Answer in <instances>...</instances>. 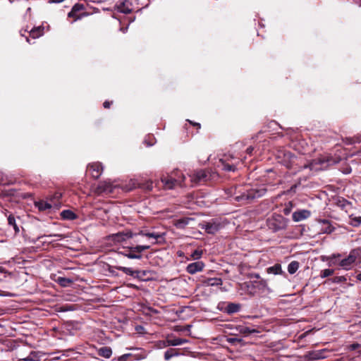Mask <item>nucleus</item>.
<instances>
[{"label":"nucleus","mask_w":361,"mask_h":361,"mask_svg":"<svg viewBox=\"0 0 361 361\" xmlns=\"http://www.w3.org/2000/svg\"><path fill=\"white\" fill-rule=\"evenodd\" d=\"M267 189L261 185L255 188L235 186L226 190L228 195L240 204H246L252 202L255 199L259 198L265 195Z\"/></svg>","instance_id":"1"},{"label":"nucleus","mask_w":361,"mask_h":361,"mask_svg":"<svg viewBox=\"0 0 361 361\" xmlns=\"http://www.w3.org/2000/svg\"><path fill=\"white\" fill-rule=\"evenodd\" d=\"M137 235L146 236L149 238H152L154 241L152 244H154L159 238H162L163 235L159 233L154 232H146L145 231H140L138 233H133L130 231H125L122 232H118L111 235V238L114 242L121 243L130 238H133Z\"/></svg>","instance_id":"2"},{"label":"nucleus","mask_w":361,"mask_h":361,"mask_svg":"<svg viewBox=\"0 0 361 361\" xmlns=\"http://www.w3.org/2000/svg\"><path fill=\"white\" fill-rule=\"evenodd\" d=\"M341 159L342 158L340 156L324 154L313 159L308 166L311 170H324L331 165L339 163Z\"/></svg>","instance_id":"3"},{"label":"nucleus","mask_w":361,"mask_h":361,"mask_svg":"<svg viewBox=\"0 0 361 361\" xmlns=\"http://www.w3.org/2000/svg\"><path fill=\"white\" fill-rule=\"evenodd\" d=\"M360 261L361 256L360 251L354 249L350 252L346 257L339 261L338 265L345 270H350L355 264L360 262Z\"/></svg>","instance_id":"4"},{"label":"nucleus","mask_w":361,"mask_h":361,"mask_svg":"<svg viewBox=\"0 0 361 361\" xmlns=\"http://www.w3.org/2000/svg\"><path fill=\"white\" fill-rule=\"evenodd\" d=\"M288 220L281 214H273L267 219V226L273 232H277L287 227Z\"/></svg>","instance_id":"5"},{"label":"nucleus","mask_w":361,"mask_h":361,"mask_svg":"<svg viewBox=\"0 0 361 361\" xmlns=\"http://www.w3.org/2000/svg\"><path fill=\"white\" fill-rule=\"evenodd\" d=\"M176 177H173L172 176H163L161 178V183H163V185L165 189H173L176 185H181L182 183L185 180V176L182 173L180 174V176H178V173L180 172L178 171H176Z\"/></svg>","instance_id":"6"},{"label":"nucleus","mask_w":361,"mask_h":361,"mask_svg":"<svg viewBox=\"0 0 361 361\" xmlns=\"http://www.w3.org/2000/svg\"><path fill=\"white\" fill-rule=\"evenodd\" d=\"M149 248H150L149 245H136V246L130 247H129L128 250H125L123 252H121V253L129 259H140L142 258L141 253L145 250H149Z\"/></svg>","instance_id":"7"},{"label":"nucleus","mask_w":361,"mask_h":361,"mask_svg":"<svg viewBox=\"0 0 361 361\" xmlns=\"http://www.w3.org/2000/svg\"><path fill=\"white\" fill-rule=\"evenodd\" d=\"M116 185H114L110 180H104L99 182L97 187V193H106L110 194L114 192Z\"/></svg>","instance_id":"8"},{"label":"nucleus","mask_w":361,"mask_h":361,"mask_svg":"<svg viewBox=\"0 0 361 361\" xmlns=\"http://www.w3.org/2000/svg\"><path fill=\"white\" fill-rule=\"evenodd\" d=\"M87 171L93 178L97 179L102 175L103 171V166L102 164L99 162L90 164L87 166Z\"/></svg>","instance_id":"9"},{"label":"nucleus","mask_w":361,"mask_h":361,"mask_svg":"<svg viewBox=\"0 0 361 361\" xmlns=\"http://www.w3.org/2000/svg\"><path fill=\"white\" fill-rule=\"evenodd\" d=\"M190 178L191 181L195 183L205 182L209 179V173L205 170H197L190 175Z\"/></svg>","instance_id":"10"},{"label":"nucleus","mask_w":361,"mask_h":361,"mask_svg":"<svg viewBox=\"0 0 361 361\" xmlns=\"http://www.w3.org/2000/svg\"><path fill=\"white\" fill-rule=\"evenodd\" d=\"M221 224L216 221L212 220L202 225V228L209 234H214L221 228Z\"/></svg>","instance_id":"11"},{"label":"nucleus","mask_w":361,"mask_h":361,"mask_svg":"<svg viewBox=\"0 0 361 361\" xmlns=\"http://www.w3.org/2000/svg\"><path fill=\"white\" fill-rule=\"evenodd\" d=\"M311 216V212L307 209H298L295 211L292 214L293 220L299 222L308 219Z\"/></svg>","instance_id":"12"},{"label":"nucleus","mask_w":361,"mask_h":361,"mask_svg":"<svg viewBox=\"0 0 361 361\" xmlns=\"http://www.w3.org/2000/svg\"><path fill=\"white\" fill-rule=\"evenodd\" d=\"M204 267V264L201 261H197L195 262H192L189 264L186 267V271L188 273L190 274H195L198 271H201Z\"/></svg>","instance_id":"13"},{"label":"nucleus","mask_w":361,"mask_h":361,"mask_svg":"<svg viewBox=\"0 0 361 361\" xmlns=\"http://www.w3.org/2000/svg\"><path fill=\"white\" fill-rule=\"evenodd\" d=\"M164 346H177L188 343V340L180 338H167L164 342Z\"/></svg>","instance_id":"14"},{"label":"nucleus","mask_w":361,"mask_h":361,"mask_svg":"<svg viewBox=\"0 0 361 361\" xmlns=\"http://www.w3.org/2000/svg\"><path fill=\"white\" fill-rule=\"evenodd\" d=\"M220 167L226 171H235L236 169L235 163H229L226 160L220 159Z\"/></svg>","instance_id":"15"},{"label":"nucleus","mask_w":361,"mask_h":361,"mask_svg":"<svg viewBox=\"0 0 361 361\" xmlns=\"http://www.w3.org/2000/svg\"><path fill=\"white\" fill-rule=\"evenodd\" d=\"M240 310V304L230 302L226 307V312L231 314L239 312Z\"/></svg>","instance_id":"16"},{"label":"nucleus","mask_w":361,"mask_h":361,"mask_svg":"<svg viewBox=\"0 0 361 361\" xmlns=\"http://www.w3.org/2000/svg\"><path fill=\"white\" fill-rule=\"evenodd\" d=\"M30 36L33 39H36L42 36L44 33V27L42 26H39L37 27H33L30 32Z\"/></svg>","instance_id":"17"},{"label":"nucleus","mask_w":361,"mask_h":361,"mask_svg":"<svg viewBox=\"0 0 361 361\" xmlns=\"http://www.w3.org/2000/svg\"><path fill=\"white\" fill-rule=\"evenodd\" d=\"M116 269L121 270L126 274L133 276V277H138V274L140 273L139 271L133 270L131 268H129V267H116Z\"/></svg>","instance_id":"18"},{"label":"nucleus","mask_w":361,"mask_h":361,"mask_svg":"<svg viewBox=\"0 0 361 361\" xmlns=\"http://www.w3.org/2000/svg\"><path fill=\"white\" fill-rule=\"evenodd\" d=\"M98 355L105 358H109L112 355V350L110 347H102L98 350Z\"/></svg>","instance_id":"19"},{"label":"nucleus","mask_w":361,"mask_h":361,"mask_svg":"<svg viewBox=\"0 0 361 361\" xmlns=\"http://www.w3.org/2000/svg\"><path fill=\"white\" fill-rule=\"evenodd\" d=\"M61 218L66 220H73L77 218L76 214L69 209H66L61 213Z\"/></svg>","instance_id":"20"},{"label":"nucleus","mask_w":361,"mask_h":361,"mask_svg":"<svg viewBox=\"0 0 361 361\" xmlns=\"http://www.w3.org/2000/svg\"><path fill=\"white\" fill-rule=\"evenodd\" d=\"M118 10L121 13H129L131 12L132 8L129 6V1H125L118 6Z\"/></svg>","instance_id":"21"},{"label":"nucleus","mask_w":361,"mask_h":361,"mask_svg":"<svg viewBox=\"0 0 361 361\" xmlns=\"http://www.w3.org/2000/svg\"><path fill=\"white\" fill-rule=\"evenodd\" d=\"M35 206L39 210V211H46L47 209H49L51 208V204L44 202V201H38L35 202Z\"/></svg>","instance_id":"22"},{"label":"nucleus","mask_w":361,"mask_h":361,"mask_svg":"<svg viewBox=\"0 0 361 361\" xmlns=\"http://www.w3.org/2000/svg\"><path fill=\"white\" fill-rule=\"evenodd\" d=\"M56 282L62 287H68L73 283V280L68 278L59 276L56 279Z\"/></svg>","instance_id":"23"},{"label":"nucleus","mask_w":361,"mask_h":361,"mask_svg":"<svg viewBox=\"0 0 361 361\" xmlns=\"http://www.w3.org/2000/svg\"><path fill=\"white\" fill-rule=\"evenodd\" d=\"M306 357L308 360H319L323 358V356L322 355L321 353L317 352V351H312L309 352L306 355Z\"/></svg>","instance_id":"24"},{"label":"nucleus","mask_w":361,"mask_h":361,"mask_svg":"<svg viewBox=\"0 0 361 361\" xmlns=\"http://www.w3.org/2000/svg\"><path fill=\"white\" fill-rule=\"evenodd\" d=\"M191 220V219L189 218H183L180 219H178L175 223V226L178 228H184L187 225H188L189 221Z\"/></svg>","instance_id":"25"},{"label":"nucleus","mask_w":361,"mask_h":361,"mask_svg":"<svg viewBox=\"0 0 361 361\" xmlns=\"http://www.w3.org/2000/svg\"><path fill=\"white\" fill-rule=\"evenodd\" d=\"M322 223L325 226L321 231L324 233H331L334 231L333 227L329 222L328 220H322Z\"/></svg>","instance_id":"26"},{"label":"nucleus","mask_w":361,"mask_h":361,"mask_svg":"<svg viewBox=\"0 0 361 361\" xmlns=\"http://www.w3.org/2000/svg\"><path fill=\"white\" fill-rule=\"evenodd\" d=\"M299 269V262L297 261L291 262L288 266V271L290 274H295Z\"/></svg>","instance_id":"27"},{"label":"nucleus","mask_w":361,"mask_h":361,"mask_svg":"<svg viewBox=\"0 0 361 361\" xmlns=\"http://www.w3.org/2000/svg\"><path fill=\"white\" fill-rule=\"evenodd\" d=\"M206 283L209 286H219L222 285V280L220 278H211L208 279Z\"/></svg>","instance_id":"28"},{"label":"nucleus","mask_w":361,"mask_h":361,"mask_svg":"<svg viewBox=\"0 0 361 361\" xmlns=\"http://www.w3.org/2000/svg\"><path fill=\"white\" fill-rule=\"evenodd\" d=\"M269 274H279L281 272V266L279 264H274L267 269Z\"/></svg>","instance_id":"29"},{"label":"nucleus","mask_w":361,"mask_h":361,"mask_svg":"<svg viewBox=\"0 0 361 361\" xmlns=\"http://www.w3.org/2000/svg\"><path fill=\"white\" fill-rule=\"evenodd\" d=\"M238 330H239L240 333H241L244 335H249L252 333L257 332V331L255 329H252L245 326H239Z\"/></svg>","instance_id":"30"},{"label":"nucleus","mask_w":361,"mask_h":361,"mask_svg":"<svg viewBox=\"0 0 361 361\" xmlns=\"http://www.w3.org/2000/svg\"><path fill=\"white\" fill-rule=\"evenodd\" d=\"M8 223L10 226H12L14 231H15V233H18L19 232V228L18 226H17L16 223V219H15V217L13 216V215H9L8 216Z\"/></svg>","instance_id":"31"},{"label":"nucleus","mask_w":361,"mask_h":361,"mask_svg":"<svg viewBox=\"0 0 361 361\" xmlns=\"http://www.w3.org/2000/svg\"><path fill=\"white\" fill-rule=\"evenodd\" d=\"M178 354L177 353L175 352V350L173 349V348H171L168 350H166L164 353V359L166 360H170L172 357L173 356H176L178 355Z\"/></svg>","instance_id":"32"},{"label":"nucleus","mask_w":361,"mask_h":361,"mask_svg":"<svg viewBox=\"0 0 361 361\" xmlns=\"http://www.w3.org/2000/svg\"><path fill=\"white\" fill-rule=\"evenodd\" d=\"M350 224L353 226H359L361 224V216L350 217Z\"/></svg>","instance_id":"33"},{"label":"nucleus","mask_w":361,"mask_h":361,"mask_svg":"<svg viewBox=\"0 0 361 361\" xmlns=\"http://www.w3.org/2000/svg\"><path fill=\"white\" fill-rule=\"evenodd\" d=\"M334 273V269H324V270H322L321 271L320 277L322 278V279H324L326 277H328L329 276L333 275Z\"/></svg>","instance_id":"34"},{"label":"nucleus","mask_w":361,"mask_h":361,"mask_svg":"<svg viewBox=\"0 0 361 361\" xmlns=\"http://www.w3.org/2000/svg\"><path fill=\"white\" fill-rule=\"evenodd\" d=\"M82 8V5H79V4H76L75 5L72 10L68 13V16L69 18L71 17H75V13L78 11H80L81 8Z\"/></svg>","instance_id":"35"},{"label":"nucleus","mask_w":361,"mask_h":361,"mask_svg":"<svg viewBox=\"0 0 361 361\" xmlns=\"http://www.w3.org/2000/svg\"><path fill=\"white\" fill-rule=\"evenodd\" d=\"M347 279L345 276H335L333 279H331L332 283H341L343 282L346 281Z\"/></svg>","instance_id":"36"},{"label":"nucleus","mask_w":361,"mask_h":361,"mask_svg":"<svg viewBox=\"0 0 361 361\" xmlns=\"http://www.w3.org/2000/svg\"><path fill=\"white\" fill-rule=\"evenodd\" d=\"M334 257H342V255L337 253V254H332L331 255H329V256L323 255V256H321V259L323 262H329L330 259H333Z\"/></svg>","instance_id":"37"},{"label":"nucleus","mask_w":361,"mask_h":361,"mask_svg":"<svg viewBox=\"0 0 361 361\" xmlns=\"http://www.w3.org/2000/svg\"><path fill=\"white\" fill-rule=\"evenodd\" d=\"M341 257H334L333 259H330L328 265L329 267L334 266V265H338V262L341 260Z\"/></svg>","instance_id":"38"},{"label":"nucleus","mask_w":361,"mask_h":361,"mask_svg":"<svg viewBox=\"0 0 361 361\" xmlns=\"http://www.w3.org/2000/svg\"><path fill=\"white\" fill-rule=\"evenodd\" d=\"M202 251H199L197 250H195L192 254V257L194 259H198L201 257L202 256Z\"/></svg>","instance_id":"39"},{"label":"nucleus","mask_w":361,"mask_h":361,"mask_svg":"<svg viewBox=\"0 0 361 361\" xmlns=\"http://www.w3.org/2000/svg\"><path fill=\"white\" fill-rule=\"evenodd\" d=\"M259 286L262 288H266L268 290H269L268 286H267V281L264 279H262L260 280L259 282Z\"/></svg>","instance_id":"40"},{"label":"nucleus","mask_w":361,"mask_h":361,"mask_svg":"<svg viewBox=\"0 0 361 361\" xmlns=\"http://www.w3.org/2000/svg\"><path fill=\"white\" fill-rule=\"evenodd\" d=\"M61 312L72 311V310H74V308H73L72 306H71V305H65V306L61 307Z\"/></svg>","instance_id":"41"},{"label":"nucleus","mask_w":361,"mask_h":361,"mask_svg":"<svg viewBox=\"0 0 361 361\" xmlns=\"http://www.w3.org/2000/svg\"><path fill=\"white\" fill-rule=\"evenodd\" d=\"M143 188H145V189L148 190H151L153 188V183L152 181H147L146 183H145V185L143 186Z\"/></svg>","instance_id":"42"},{"label":"nucleus","mask_w":361,"mask_h":361,"mask_svg":"<svg viewBox=\"0 0 361 361\" xmlns=\"http://www.w3.org/2000/svg\"><path fill=\"white\" fill-rule=\"evenodd\" d=\"M360 344L357 343H353L350 345V349L352 350H356L358 348L360 347Z\"/></svg>","instance_id":"43"},{"label":"nucleus","mask_w":361,"mask_h":361,"mask_svg":"<svg viewBox=\"0 0 361 361\" xmlns=\"http://www.w3.org/2000/svg\"><path fill=\"white\" fill-rule=\"evenodd\" d=\"M25 361H37L33 357L32 354L31 353L29 356H27L26 358L24 359Z\"/></svg>","instance_id":"44"},{"label":"nucleus","mask_w":361,"mask_h":361,"mask_svg":"<svg viewBox=\"0 0 361 361\" xmlns=\"http://www.w3.org/2000/svg\"><path fill=\"white\" fill-rule=\"evenodd\" d=\"M111 102H109V101H106L104 102L103 104V106L104 108H109L110 107V105H111Z\"/></svg>","instance_id":"45"},{"label":"nucleus","mask_w":361,"mask_h":361,"mask_svg":"<svg viewBox=\"0 0 361 361\" xmlns=\"http://www.w3.org/2000/svg\"><path fill=\"white\" fill-rule=\"evenodd\" d=\"M130 182H132V186L128 190H132L133 188H135L137 187V183H135V180H131Z\"/></svg>","instance_id":"46"},{"label":"nucleus","mask_w":361,"mask_h":361,"mask_svg":"<svg viewBox=\"0 0 361 361\" xmlns=\"http://www.w3.org/2000/svg\"><path fill=\"white\" fill-rule=\"evenodd\" d=\"M187 121H188L190 123L192 124L193 126H197L198 128H200V124L199 123H194L190 120H187Z\"/></svg>","instance_id":"47"},{"label":"nucleus","mask_w":361,"mask_h":361,"mask_svg":"<svg viewBox=\"0 0 361 361\" xmlns=\"http://www.w3.org/2000/svg\"><path fill=\"white\" fill-rule=\"evenodd\" d=\"M254 148L252 147H249L247 149H246V152L248 154H251L252 151H253Z\"/></svg>","instance_id":"48"},{"label":"nucleus","mask_w":361,"mask_h":361,"mask_svg":"<svg viewBox=\"0 0 361 361\" xmlns=\"http://www.w3.org/2000/svg\"><path fill=\"white\" fill-rule=\"evenodd\" d=\"M64 0H49V1L51 3H61Z\"/></svg>","instance_id":"49"},{"label":"nucleus","mask_w":361,"mask_h":361,"mask_svg":"<svg viewBox=\"0 0 361 361\" xmlns=\"http://www.w3.org/2000/svg\"><path fill=\"white\" fill-rule=\"evenodd\" d=\"M353 1L355 4L358 5L359 6H361V0H353Z\"/></svg>","instance_id":"50"},{"label":"nucleus","mask_w":361,"mask_h":361,"mask_svg":"<svg viewBox=\"0 0 361 361\" xmlns=\"http://www.w3.org/2000/svg\"><path fill=\"white\" fill-rule=\"evenodd\" d=\"M47 237H52V236H54V237H59V238H61V235L60 234H52V235H47Z\"/></svg>","instance_id":"51"},{"label":"nucleus","mask_w":361,"mask_h":361,"mask_svg":"<svg viewBox=\"0 0 361 361\" xmlns=\"http://www.w3.org/2000/svg\"><path fill=\"white\" fill-rule=\"evenodd\" d=\"M6 272H7V271L6 270L5 268L0 267V273H6Z\"/></svg>","instance_id":"52"},{"label":"nucleus","mask_w":361,"mask_h":361,"mask_svg":"<svg viewBox=\"0 0 361 361\" xmlns=\"http://www.w3.org/2000/svg\"><path fill=\"white\" fill-rule=\"evenodd\" d=\"M356 278L357 280L361 281V272H360L357 276Z\"/></svg>","instance_id":"53"},{"label":"nucleus","mask_w":361,"mask_h":361,"mask_svg":"<svg viewBox=\"0 0 361 361\" xmlns=\"http://www.w3.org/2000/svg\"><path fill=\"white\" fill-rule=\"evenodd\" d=\"M128 30V27H125V28H121V30L123 32H126Z\"/></svg>","instance_id":"54"},{"label":"nucleus","mask_w":361,"mask_h":361,"mask_svg":"<svg viewBox=\"0 0 361 361\" xmlns=\"http://www.w3.org/2000/svg\"><path fill=\"white\" fill-rule=\"evenodd\" d=\"M0 184H6V182L2 178H0Z\"/></svg>","instance_id":"55"},{"label":"nucleus","mask_w":361,"mask_h":361,"mask_svg":"<svg viewBox=\"0 0 361 361\" xmlns=\"http://www.w3.org/2000/svg\"><path fill=\"white\" fill-rule=\"evenodd\" d=\"M26 41L30 43V39L28 37H26Z\"/></svg>","instance_id":"56"},{"label":"nucleus","mask_w":361,"mask_h":361,"mask_svg":"<svg viewBox=\"0 0 361 361\" xmlns=\"http://www.w3.org/2000/svg\"><path fill=\"white\" fill-rule=\"evenodd\" d=\"M80 17H76L74 20H76L80 19Z\"/></svg>","instance_id":"57"},{"label":"nucleus","mask_w":361,"mask_h":361,"mask_svg":"<svg viewBox=\"0 0 361 361\" xmlns=\"http://www.w3.org/2000/svg\"><path fill=\"white\" fill-rule=\"evenodd\" d=\"M153 144L151 143V144H147L148 146H152Z\"/></svg>","instance_id":"58"},{"label":"nucleus","mask_w":361,"mask_h":361,"mask_svg":"<svg viewBox=\"0 0 361 361\" xmlns=\"http://www.w3.org/2000/svg\"><path fill=\"white\" fill-rule=\"evenodd\" d=\"M44 236V235H43V236H39V238H39H39H43Z\"/></svg>","instance_id":"59"}]
</instances>
